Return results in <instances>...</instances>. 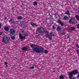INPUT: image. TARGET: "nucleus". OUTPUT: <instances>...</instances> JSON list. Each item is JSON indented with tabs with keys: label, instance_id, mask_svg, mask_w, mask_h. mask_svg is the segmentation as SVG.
<instances>
[{
	"label": "nucleus",
	"instance_id": "6e6552de",
	"mask_svg": "<svg viewBox=\"0 0 79 79\" xmlns=\"http://www.w3.org/2000/svg\"><path fill=\"white\" fill-rule=\"evenodd\" d=\"M46 35L47 37H49V38H50V37H51V35H49L48 31H46Z\"/></svg>",
	"mask_w": 79,
	"mask_h": 79
},
{
	"label": "nucleus",
	"instance_id": "0eeeda50",
	"mask_svg": "<svg viewBox=\"0 0 79 79\" xmlns=\"http://www.w3.org/2000/svg\"><path fill=\"white\" fill-rule=\"evenodd\" d=\"M10 32L11 34H15V31L13 29H11L10 31Z\"/></svg>",
	"mask_w": 79,
	"mask_h": 79
},
{
	"label": "nucleus",
	"instance_id": "9d476101",
	"mask_svg": "<svg viewBox=\"0 0 79 79\" xmlns=\"http://www.w3.org/2000/svg\"><path fill=\"white\" fill-rule=\"evenodd\" d=\"M64 77H65V75H61L60 76L59 78L60 79H64Z\"/></svg>",
	"mask_w": 79,
	"mask_h": 79
},
{
	"label": "nucleus",
	"instance_id": "a211bd4d",
	"mask_svg": "<svg viewBox=\"0 0 79 79\" xmlns=\"http://www.w3.org/2000/svg\"><path fill=\"white\" fill-rule=\"evenodd\" d=\"M57 31H61V27H58L57 28Z\"/></svg>",
	"mask_w": 79,
	"mask_h": 79
},
{
	"label": "nucleus",
	"instance_id": "f03ea898",
	"mask_svg": "<svg viewBox=\"0 0 79 79\" xmlns=\"http://www.w3.org/2000/svg\"><path fill=\"white\" fill-rule=\"evenodd\" d=\"M78 73V71H77V70H75L73 71L70 72H68V74L69 78L70 79L72 78L73 77V75H76V74H77Z\"/></svg>",
	"mask_w": 79,
	"mask_h": 79
},
{
	"label": "nucleus",
	"instance_id": "a878e982",
	"mask_svg": "<svg viewBox=\"0 0 79 79\" xmlns=\"http://www.w3.org/2000/svg\"><path fill=\"white\" fill-rule=\"evenodd\" d=\"M70 79H76V77H74L72 79L71 78Z\"/></svg>",
	"mask_w": 79,
	"mask_h": 79
},
{
	"label": "nucleus",
	"instance_id": "72a5a7b5",
	"mask_svg": "<svg viewBox=\"0 0 79 79\" xmlns=\"http://www.w3.org/2000/svg\"><path fill=\"white\" fill-rule=\"evenodd\" d=\"M2 28V25L0 26V29Z\"/></svg>",
	"mask_w": 79,
	"mask_h": 79
},
{
	"label": "nucleus",
	"instance_id": "6ab92c4d",
	"mask_svg": "<svg viewBox=\"0 0 79 79\" xmlns=\"http://www.w3.org/2000/svg\"><path fill=\"white\" fill-rule=\"evenodd\" d=\"M18 19L21 20L22 19V17L19 16L18 17Z\"/></svg>",
	"mask_w": 79,
	"mask_h": 79
},
{
	"label": "nucleus",
	"instance_id": "58836bf2",
	"mask_svg": "<svg viewBox=\"0 0 79 79\" xmlns=\"http://www.w3.org/2000/svg\"><path fill=\"white\" fill-rule=\"evenodd\" d=\"M67 38H69V37L68 36V37H67Z\"/></svg>",
	"mask_w": 79,
	"mask_h": 79
},
{
	"label": "nucleus",
	"instance_id": "c9c22d12",
	"mask_svg": "<svg viewBox=\"0 0 79 79\" xmlns=\"http://www.w3.org/2000/svg\"><path fill=\"white\" fill-rule=\"evenodd\" d=\"M55 17H56V15H55Z\"/></svg>",
	"mask_w": 79,
	"mask_h": 79
},
{
	"label": "nucleus",
	"instance_id": "423d86ee",
	"mask_svg": "<svg viewBox=\"0 0 79 79\" xmlns=\"http://www.w3.org/2000/svg\"><path fill=\"white\" fill-rule=\"evenodd\" d=\"M19 37H20V39H23V40H24V39H25V38H26V36H23L22 35V34H19Z\"/></svg>",
	"mask_w": 79,
	"mask_h": 79
},
{
	"label": "nucleus",
	"instance_id": "f3484780",
	"mask_svg": "<svg viewBox=\"0 0 79 79\" xmlns=\"http://www.w3.org/2000/svg\"><path fill=\"white\" fill-rule=\"evenodd\" d=\"M5 30L6 31H9V28L6 27H5Z\"/></svg>",
	"mask_w": 79,
	"mask_h": 79
},
{
	"label": "nucleus",
	"instance_id": "5701e85b",
	"mask_svg": "<svg viewBox=\"0 0 79 79\" xmlns=\"http://www.w3.org/2000/svg\"><path fill=\"white\" fill-rule=\"evenodd\" d=\"M11 38L12 40H14V39H15V36H11Z\"/></svg>",
	"mask_w": 79,
	"mask_h": 79
},
{
	"label": "nucleus",
	"instance_id": "e433bc0d",
	"mask_svg": "<svg viewBox=\"0 0 79 79\" xmlns=\"http://www.w3.org/2000/svg\"><path fill=\"white\" fill-rule=\"evenodd\" d=\"M6 67H8V65H6Z\"/></svg>",
	"mask_w": 79,
	"mask_h": 79
},
{
	"label": "nucleus",
	"instance_id": "4468645a",
	"mask_svg": "<svg viewBox=\"0 0 79 79\" xmlns=\"http://www.w3.org/2000/svg\"><path fill=\"white\" fill-rule=\"evenodd\" d=\"M31 24L32 26V27H35H35H37V26H38L36 25L35 24H32V23H31Z\"/></svg>",
	"mask_w": 79,
	"mask_h": 79
},
{
	"label": "nucleus",
	"instance_id": "9b49d317",
	"mask_svg": "<svg viewBox=\"0 0 79 79\" xmlns=\"http://www.w3.org/2000/svg\"><path fill=\"white\" fill-rule=\"evenodd\" d=\"M58 23L61 25V26H63V22H61L60 20H58Z\"/></svg>",
	"mask_w": 79,
	"mask_h": 79
},
{
	"label": "nucleus",
	"instance_id": "2f4dec72",
	"mask_svg": "<svg viewBox=\"0 0 79 79\" xmlns=\"http://www.w3.org/2000/svg\"><path fill=\"white\" fill-rule=\"evenodd\" d=\"M2 35V32H0V35Z\"/></svg>",
	"mask_w": 79,
	"mask_h": 79
},
{
	"label": "nucleus",
	"instance_id": "4c0bfd02",
	"mask_svg": "<svg viewBox=\"0 0 79 79\" xmlns=\"http://www.w3.org/2000/svg\"><path fill=\"white\" fill-rule=\"evenodd\" d=\"M0 26H2V25H1V24H0Z\"/></svg>",
	"mask_w": 79,
	"mask_h": 79
},
{
	"label": "nucleus",
	"instance_id": "dca6fc26",
	"mask_svg": "<svg viewBox=\"0 0 79 79\" xmlns=\"http://www.w3.org/2000/svg\"><path fill=\"white\" fill-rule=\"evenodd\" d=\"M50 35L51 36V37H52V36H53L55 35V34H54V32H51L50 33Z\"/></svg>",
	"mask_w": 79,
	"mask_h": 79
},
{
	"label": "nucleus",
	"instance_id": "cd10ccee",
	"mask_svg": "<svg viewBox=\"0 0 79 79\" xmlns=\"http://www.w3.org/2000/svg\"><path fill=\"white\" fill-rule=\"evenodd\" d=\"M77 53L79 54V50H77Z\"/></svg>",
	"mask_w": 79,
	"mask_h": 79
},
{
	"label": "nucleus",
	"instance_id": "39448f33",
	"mask_svg": "<svg viewBox=\"0 0 79 79\" xmlns=\"http://www.w3.org/2000/svg\"><path fill=\"white\" fill-rule=\"evenodd\" d=\"M76 20L74 18H72L69 21L70 24H74Z\"/></svg>",
	"mask_w": 79,
	"mask_h": 79
},
{
	"label": "nucleus",
	"instance_id": "7c9ffc66",
	"mask_svg": "<svg viewBox=\"0 0 79 79\" xmlns=\"http://www.w3.org/2000/svg\"><path fill=\"white\" fill-rule=\"evenodd\" d=\"M21 32L22 33H24V31H22Z\"/></svg>",
	"mask_w": 79,
	"mask_h": 79
},
{
	"label": "nucleus",
	"instance_id": "473e14b6",
	"mask_svg": "<svg viewBox=\"0 0 79 79\" xmlns=\"http://www.w3.org/2000/svg\"><path fill=\"white\" fill-rule=\"evenodd\" d=\"M51 37H51L50 38H50V40H52V38Z\"/></svg>",
	"mask_w": 79,
	"mask_h": 79
},
{
	"label": "nucleus",
	"instance_id": "2eb2a0df",
	"mask_svg": "<svg viewBox=\"0 0 79 79\" xmlns=\"http://www.w3.org/2000/svg\"><path fill=\"white\" fill-rule=\"evenodd\" d=\"M69 29L71 31H74V30H75V28L74 27H70L69 28Z\"/></svg>",
	"mask_w": 79,
	"mask_h": 79
},
{
	"label": "nucleus",
	"instance_id": "f8f14e48",
	"mask_svg": "<svg viewBox=\"0 0 79 79\" xmlns=\"http://www.w3.org/2000/svg\"><path fill=\"white\" fill-rule=\"evenodd\" d=\"M75 18L77 20L79 21V15H76L75 16Z\"/></svg>",
	"mask_w": 79,
	"mask_h": 79
},
{
	"label": "nucleus",
	"instance_id": "412c9836",
	"mask_svg": "<svg viewBox=\"0 0 79 79\" xmlns=\"http://www.w3.org/2000/svg\"><path fill=\"white\" fill-rule=\"evenodd\" d=\"M65 14H66L67 15H69V11L68 10H67L66 12H65Z\"/></svg>",
	"mask_w": 79,
	"mask_h": 79
},
{
	"label": "nucleus",
	"instance_id": "b1692460",
	"mask_svg": "<svg viewBox=\"0 0 79 79\" xmlns=\"http://www.w3.org/2000/svg\"><path fill=\"white\" fill-rule=\"evenodd\" d=\"M29 69H34V66H33L29 68Z\"/></svg>",
	"mask_w": 79,
	"mask_h": 79
},
{
	"label": "nucleus",
	"instance_id": "f704fd0d",
	"mask_svg": "<svg viewBox=\"0 0 79 79\" xmlns=\"http://www.w3.org/2000/svg\"><path fill=\"white\" fill-rule=\"evenodd\" d=\"M7 19V18L5 17V19Z\"/></svg>",
	"mask_w": 79,
	"mask_h": 79
},
{
	"label": "nucleus",
	"instance_id": "7ed1b4c3",
	"mask_svg": "<svg viewBox=\"0 0 79 79\" xmlns=\"http://www.w3.org/2000/svg\"><path fill=\"white\" fill-rule=\"evenodd\" d=\"M37 32L40 34H42L44 33L45 32L44 31V29L43 28V27H40L37 29Z\"/></svg>",
	"mask_w": 79,
	"mask_h": 79
},
{
	"label": "nucleus",
	"instance_id": "bb28decb",
	"mask_svg": "<svg viewBox=\"0 0 79 79\" xmlns=\"http://www.w3.org/2000/svg\"><path fill=\"white\" fill-rule=\"evenodd\" d=\"M77 28L79 29V23L78 24V25L77 26Z\"/></svg>",
	"mask_w": 79,
	"mask_h": 79
},
{
	"label": "nucleus",
	"instance_id": "ddd939ff",
	"mask_svg": "<svg viewBox=\"0 0 79 79\" xmlns=\"http://www.w3.org/2000/svg\"><path fill=\"white\" fill-rule=\"evenodd\" d=\"M64 20H67V19H69V18H68V17L67 16H64Z\"/></svg>",
	"mask_w": 79,
	"mask_h": 79
},
{
	"label": "nucleus",
	"instance_id": "393cba45",
	"mask_svg": "<svg viewBox=\"0 0 79 79\" xmlns=\"http://www.w3.org/2000/svg\"><path fill=\"white\" fill-rule=\"evenodd\" d=\"M77 48H79V45H78V44H77Z\"/></svg>",
	"mask_w": 79,
	"mask_h": 79
},
{
	"label": "nucleus",
	"instance_id": "f257e3e1",
	"mask_svg": "<svg viewBox=\"0 0 79 79\" xmlns=\"http://www.w3.org/2000/svg\"><path fill=\"white\" fill-rule=\"evenodd\" d=\"M31 47L32 48L33 52H36V53H43L44 52L45 53H48V51L46 50L44 51V49L43 48L39 47V48L35 47V46L34 45L31 44Z\"/></svg>",
	"mask_w": 79,
	"mask_h": 79
},
{
	"label": "nucleus",
	"instance_id": "c85d7f7f",
	"mask_svg": "<svg viewBox=\"0 0 79 79\" xmlns=\"http://www.w3.org/2000/svg\"><path fill=\"white\" fill-rule=\"evenodd\" d=\"M8 64V63H7V62H5V64Z\"/></svg>",
	"mask_w": 79,
	"mask_h": 79
},
{
	"label": "nucleus",
	"instance_id": "aec40b11",
	"mask_svg": "<svg viewBox=\"0 0 79 79\" xmlns=\"http://www.w3.org/2000/svg\"><path fill=\"white\" fill-rule=\"evenodd\" d=\"M23 50H24L25 51L26 50H27V49L26 47H24L23 49H22Z\"/></svg>",
	"mask_w": 79,
	"mask_h": 79
},
{
	"label": "nucleus",
	"instance_id": "c756f323",
	"mask_svg": "<svg viewBox=\"0 0 79 79\" xmlns=\"http://www.w3.org/2000/svg\"><path fill=\"white\" fill-rule=\"evenodd\" d=\"M52 28L53 29H55V27H54V26H52Z\"/></svg>",
	"mask_w": 79,
	"mask_h": 79
},
{
	"label": "nucleus",
	"instance_id": "4be33fe9",
	"mask_svg": "<svg viewBox=\"0 0 79 79\" xmlns=\"http://www.w3.org/2000/svg\"><path fill=\"white\" fill-rule=\"evenodd\" d=\"M33 5L35 6V5H37V2H33Z\"/></svg>",
	"mask_w": 79,
	"mask_h": 79
},
{
	"label": "nucleus",
	"instance_id": "20e7f679",
	"mask_svg": "<svg viewBox=\"0 0 79 79\" xmlns=\"http://www.w3.org/2000/svg\"><path fill=\"white\" fill-rule=\"evenodd\" d=\"M3 42H6L7 43H9V40L7 37H4L2 39Z\"/></svg>",
	"mask_w": 79,
	"mask_h": 79
},
{
	"label": "nucleus",
	"instance_id": "1a4fd4ad",
	"mask_svg": "<svg viewBox=\"0 0 79 79\" xmlns=\"http://www.w3.org/2000/svg\"><path fill=\"white\" fill-rule=\"evenodd\" d=\"M9 22L10 24H12L15 23V20L13 19H10V20L9 21Z\"/></svg>",
	"mask_w": 79,
	"mask_h": 79
}]
</instances>
